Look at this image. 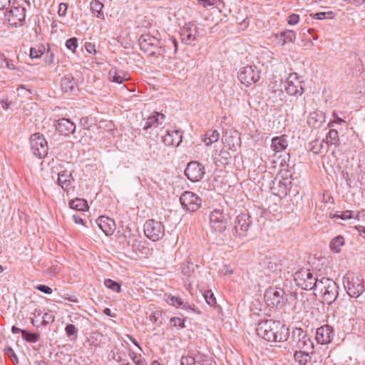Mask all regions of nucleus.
Returning <instances> with one entry per match:
<instances>
[{
    "instance_id": "1",
    "label": "nucleus",
    "mask_w": 365,
    "mask_h": 365,
    "mask_svg": "<svg viewBox=\"0 0 365 365\" xmlns=\"http://www.w3.org/2000/svg\"><path fill=\"white\" fill-rule=\"evenodd\" d=\"M257 334L267 341H285L287 340L289 329L279 321L266 319L261 321L256 329Z\"/></svg>"
},
{
    "instance_id": "2",
    "label": "nucleus",
    "mask_w": 365,
    "mask_h": 365,
    "mask_svg": "<svg viewBox=\"0 0 365 365\" xmlns=\"http://www.w3.org/2000/svg\"><path fill=\"white\" fill-rule=\"evenodd\" d=\"M140 48L150 56L163 58L167 52V47H173L174 53L178 51V41L176 38H170L168 45H165L162 40L150 34H143L139 38Z\"/></svg>"
},
{
    "instance_id": "3",
    "label": "nucleus",
    "mask_w": 365,
    "mask_h": 365,
    "mask_svg": "<svg viewBox=\"0 0 365 365\" xmlns=\"http://www.w3.org/2000/svg\"><path fill=\"white\" fill-rule=\"evenodd\" d=\"M338 291V285L333 279L322 277L317 283L314 294L317 297H320L324 304L330 305L337 299L339 296Z\"/></svg>"
},
{
    "instance_id": "4",
    "label": "nucleus",
    "mask_w": 365,
    "mask_h": 365,
    "mask_svg": "<svg viewBox=\"0 0 365 365\" xmlns=\"http://www.w3.org/2000/svg\"><path fill=\"white\" fill-rule=\"evenodd\" d=\"M296 284L304 290L314 291L316 289L319 279L314 274L313 271L308 268H301L293 274Z\"/></svg>"
},
{
    "instance_id": "5",
    "label": "nucleus",
    "mask_w": 365,
    "mask_h": 365,
    "mask_svg": "<svg viewBox=\"0 0 365 365\" xmlns=\"http://www.w3.org/2000/svg\"><path fill=\"white\" fill-rule=\"evenodd\" d=\"M289 344L293 350L299 349L309 351L314 349L313 341L302 328L296 327L292 330Z\"/></svg>"
},
{
    "instance_id": "6",
    "label": "nucleus",
    "mask_w": 365,
    "mask_h": 365,
    "mask_svg": "<svg viewBox=\"0 0 365 365\" xmlns=\"http://www.w3.org/2000/svg\"><path fill=\"white\" fill-rule=\"evenodd\" d=\"M205 33L204 29L197 28L195 21H189L180 28V36L183 43L190 45L197 40V36H204Z\"/></svg>"
},
{
    "instance_id": "7",
    "label": "nucleus",
    "mask_w": 365,
    "mask_h": 365,
    "mask_svg": "<svg viewBox=\"0 0 365 365\" xmlns=\"http://www.w3.org/2000/svg\"><path fill=\"white\" fill-rule=\"evenodd\" d=\"M343 284L351 297L357 298L364 292V282L360 277L346 274L343 277Z\"/></svg>"
},
{
    "instance_id": "8",
    "label": "nucleus",
    "mask_w": 365,
    "mask_h": 365,
    "mask_svg": "<svg viewBox=\"0 0 365 365\" xmlns=\"http://www.w3.org/2000/svg\"><path fill=\"white\" fill-rule=\"evenodd\" d=\"M264 299L269 306L282 308L287 302L285 292L283 289L270 287L264 292Z\"/></svg>"
},
{
    "instance_id": "9",
    "label": "nucleus",
    "mask_w": 365,
    "mask_h": 365,
    "mask_svg": "<svg viewBox=\"0 0 365 365\" xmlns=\"http://www.w3.org/2000/svg\"><path fill=\"white\" fill-rule=\"evenodd\" d=\"M230 220V215L220 209L214 210L210 215V226L217 232L225 231Z\"/></svg>"
},
{
    "instance_id": "10",
    "label": "nucleus",
    "mask_w": 365,
    "mask_h": 365,
    "mask_svg": "<svg viewBox=\"0 0 365 365\" xmlns=\"http://www.w3.org/2000/svg\"><path fill=\"white\" fill-rule=\"evenodd\" d=\"M165 119L164 114L155 111L145 120L143 130L148 134L158 135L159 130L163 128Z\"/></svg>"
},
{
    "instance_id": "11",
    "label": "nucleus",
    "mask_w": 365,
    "mask_h": 365,
    "mask_svg": "<svg viewBox=\"0 0 365 365\" xmlns=\"http://www.w3.org/2000/svg\"><path fill=\"white\" fill-rule=\"evenodd\" d=\"M4 20L12 26H22L25 21L26 9L21 6L7 8L4 14Z\"/></svg>"
},
{
    "instance_id": "12",
    "label": "nucleus",
    "mask_w": 365,
    "mask_h": 365,
    "mask_svg": "<svg viewBox=\"0 0 365 365\" xmlns=\"http://www.w3.org/2000/svg\"><path fill=\"white\" fill-rule=\"evenodd\" d=\"M30 146L33 154L38 158H43L48 154V143L44 136L39 133H36L30 137Z\"/></svg>"
},
{
    "instance_id": "13",
    "label": "nucleus",
    "mask_w": 365,
    "mask_h": 365,
    "mask_svg": "<svg viewBox=\"0 0 365 365\" xmlns=\"http://www.w3.org/2000/svg\"><path fill=\"white\" fill-rule=\"evenodd\" d=\"M145 235L153 242L162 239L165 235V227L161 222L153 219L148 220L143 227Z\"/></svg>"
},
{
    "instance_id": "14",
    "label": "nucleus",
    "mask_w": 365,
    "mask_h": 365,
    "mask_svg": "<svg viewBox=\"0 0 365 365\" xmlns=\"http://www.w3.org/2000/svg\"><path fill=\"white\" fill-rule=\"evenodd\" d=\"M260 78V72L255 65L242 67L238 73V79L246 86L257 83Z\"/></svg>"
},
{
    "instance_id": "15",
    "label": "nucleus",
    "mask_w": 365,
    "mask_h": 365,
    "mask_svg": "<svg viewBox=\"0 0 365 365\" xmlns=\"http://www.w3.org/2000/svg\"><path fill=\"white\" fill-rule=\"evenodd\" d=\"M182 207L187 211L195 212L201 206L202 200L195 193L190 191H185L180 197Z\"/></svg>"
},
{
    "instance_id": "16",
    "label": "nucleus",
    "mask_w": 365,
    "mask_h": 365,
    "mask_svg": "<svg viewBox=\"0 0 365 365\" xmlns=\"http://www.w3.org/2000/svg\"><path fill=\"white\" fill-rule=\"evenodd\" d=\"M302 83L297 73L290 74L284 86L287 93L289 96H302L304 92Z\"/></svg>"
},
{
    "instance_id": "17",
    "label": "nucleus",
    "mask_w": 365,
    "mask_h": 365,
    "mask_svg": "<svg viewBox=\"0 0 365 365\" xmlns=\"http://www.w3.org/2000/svg\"><path fill=\"white\" fill-rule=\"evenodd\" d=\"M252 224V220L248 213H240L236 217L234 229L238 235L247 236Z\"/></svg>"
},
{
    "instance_id": "18",
    "label": "nucleus",
    "mask_w": 365,
    "mask_h": 365,
    "mask_svg": "<svg viewBox=\"0 0 365 365\" xmlns=\"http://www.w3.org/2000/svg\"><path fill=\"white\" fill-rule=\"evenodd\" d=\"M185 175L192 182H197L205 175L204 166L197 161H191L185 170Z\"/></svg>"
},
{
    "instance_id": "19",
    "label": "nucleus",
    "mask_w": 365,
    "mask_h": 365,
    "mask_svg": "<svg viewBox=\"0 0 365 365\" xmlns=\"http://www.w3.org/2000/svg\"><path fill=\"white\" fill-rule=\"evenodd\" d=\"M334 336V329L331 326L325 324L317 329L315 339L318 344H328L331 342Z\"/></svg>"
},
{
    "instance_id": "20",
    "label": "nucleus",
    "mask_w": 365,
    "mask_h": 365,
    "mask_svg": "<svg viewBox=\"0 0 365 365\" xmlns=\"http://www.w3.org/2000/svg\"><path fill=\"white\" fill-rule=\"evenodd\" d=\"M61 88L63 93L76 95L79 91L77 80L71 74L66 75L61 80Z\"/></svg>"
},
{
    "instance_id": "21",
    "label": "nucleus",
    "mask_w": 365,
    "mask_h": 365,
    "mask_svg": "<svg viewBox=\"0 0 365 365\" xmlns=\"http://www.w3.org/2000/svg\"><path fill=\"white\" fill-rule=\"evenodd\" d=\"M56 130L62 135L69 136L73 134L76 130V125L70 119L61 118L57 120Z\"/></svg>"
},
{
    "instance_id": "22",
    "label": "nucleus",
    "mask_w": 365,
    "mask_h": 365,
    "mask_svg": "<svg viewBox=\"0 0 365 365\" xmlns=\"http://www.w3.org/2000/svg\"><path fill=\"white\" fill-rule=\"evenodd\" d=\"M161 138L162 142L167 146L178 147L182 141V135L179 130H166Z\"/></svg>"
},
{
    "instance_id": "23",
    "label": "nucleus",
    "mask_w": 365,
    "mask_h": 365,
    "mask_svg": "<svg viewBox=\"0 0 365 365\" xmlns=\"http://www.w3.org/2000/svg\"><path fill=\"white\" fill-rule=\"evenodd\" d=\"M96 223L107 236L111 235L115 230V221L108 217H99L96 220Z\"/></svg>"
},
{
    "instance_id": "24",
    "label": "nucleus",
    "mask_w": 365,
    "mask_h": 365,
    "mask_svg": "<svg viewBox=\"0 0 365 365\" xmlns=\"http://www.w3.org/2000/svg\"><path fill=\"white\" fill-rule=\"evenodd\" d=\"M72 180L71 171L65 170L58 173V183L64 191H68Z\"/></svg>"
},
{
    "instance_id": "25",
    "label": "nucleus",
    "mask_w": 365,
    "mask_h": 365,
    "mask_svg": "<svg viewBox=\"0 0 365 365\" xmlns=\"http://www.w3.org/2000/svg\"><path fill=\"white\" fill-rule=\"evenodd\" d=\"M288 146L287 135L274 137L272 139L271 148L275 153H279L285 150Z\"/></svg>"
},
{
    "instance_id": "26",
    "label": "nucleus",
    "mask_w": 365,
    "mask_h": 365,
    "mask_svg": "<svg viewBox=\"0 0 365 365\" xmlns=\"http://www.w3.org/2000/svg\"><path fill=\"white\" fill-rule=\"evenodd\" d=\"M329 142L324 140H315L309 143V149L315 154L325 153L329 150Z\"/></svg>"
},
{
    "instance_id": "27",
    "label": "nucleus",
    "mask_w": 365,
    "mask_h": 365,
    "mask_svg": "<svg viewBox=\"0 0 365 365\" xmlns=\"http://www.w3.org/2000/svg\"><path fill=\"white\" fill-rule=\"evenodd\" d=\"M313 354L312 351H306V350L295 349L294 358L296 362L299 365H306L310 360V354Z\"/></svg>"
},
{
    "instance_id": "28",
    "label": "nucleus",
    "mask_w": 365,
    "mask_h": 365,
    "mask_svg": "<svg viewBox=\"0 0 365 365\" xmlns=\"http://www.w3.org/2000/svg\"><path fill=\"white\" fill-rule=\"evenodd\" d=\"M109 79L112 82L117 83L118 84L122 83L129 79V76L127 73L122 71H118L116 68H112L108 73Z\"/></svg>"
},
{
    "instance_id": "29",
    "label": "nucleus",
    "mask_w": 365,
    "mask_h": 365,
    "mask_svg": "<svg viewBox=\"0 0 365 365\" xmlns=\"http://www.w3.org/2000/svg\"><path fill=\"white\" fill-rule=\"evenodd\" d=\"M225 142L229 146L230 150H236V146L240 145L241 143L240 137L237 131L231 133L230 135H226L225 136Z\"/></svg>"
},
{
    "instance_id": "30",
    "label": "nucleus",
    "mask_w": 365,
    "mask_h": 365,
    "mask_svg": "<svg viewBox=\"0 0 365 365\" xmlns=\"http://www.w3.org/2000/svg\"><path fill=\"white\" fill-rule=\"evenodd\" d=\"M69 207L78 211H85L88 208L87 201L84 199L76 198L69 202Z\"/></svg>"
},
{
    "instance_id": "31",
    "label": "nucleus",
    "mask_w": 365,
    "mask_h": 365,
    "mask_svg": "<svg viewBox=\"0 0 365 365\" xmlns=\"http://www.w3.org/2000/svg\"><path fill=\"white\" fill-rule=\"evenodd\" d=\"M193 356L195 357V364L199 365H211L212 360L207 356L201 354L198 351H192Z\"/></svg>"
},
{
    "instance_id": "32",
    "label": "nucleus",
    "mask_w": 365,
    "mask_h": 365,
    "mask_svg": "<svg viewBox=\"0 0 365 365\" xmlns=\"http://www.w3.org/2000/svg\"><path fill=\"white\" fill-rule=\"evenodd\" d=\"M277 37L282 41V44H285L293 42L295 40L296 33L292 30H286L278 34Z\"/></svg>"
},
{
    "instance_id": "33",
    "label": "nucleus",
    "mask_w": 365,
    "mask_h": 365,
    "mask_svg": "<svg viewBox=\"0 0 365 365\" xmlns=\"http://www.w3.org/2000/svg\"><path fill=\"white\" fill-rule=\"evenodd\" d=\"M322 114H319L317 112L311 113L307 118L308 124L312 127H319L322 123Z\"/></svg>"
},
{
    "instance_id": "34",
    "label": "nucleus",
    "mask_w": 365,
    "mask_h": 365,
    "mask_svg": "<svg viewBox=\"0 0 365 365\" xmlns=\"http://www.w3.org/2000/svg\"><path fill=\"white\" fill-rule=\"evenodd\" d=\"M205 145H210L219 140L220 133L217 130H210L205 133Z\"/></svg>"
},
{
    "instance_id": "35",
    "label": "nucleus",
    "mask_w": 365,
    "mask_h": 365,
    "mask_svg": "<svg viewBox=\"0 0 365 365\" xmlns=\"http://www.w3.org/2000/svg\"><path fill=\"white\" fill-rule=\"evenodd\" d=\"M231 159L230 153L226 150H221L217 155L215 157L216 163L219 162L222 165L229 164Z\"/></svg>"
},
{
    "instance_id": "36",
    "label": "nucleus",
    "mask_w": 365,
    "mask_h": 365,
    "mask_svg": "<svg viewBox=\"0 0 365 365\" xmlns=\"http://www.w3.org/2000/svg\"><path fill=\"white\" fill-rule=\"evenodd\" d=\"M344 244V239L342 236L338 235L330 242V249L335 252H339L341 249L340 247Z\"/></svg>"
},
{
    "instance_id": "37",
    "label": "nucleus",
    "mask_w": 365,
    "mask_h": 365,
    "mask_svg": "<svg viewBox=\"0 0 365 365\" xmlns=\"http://www.w3.org/2000/svg\"><path fill=\"white\" fill-rule=\"evenodd\" d=\"M195 266L191 262H185L181 264V272L185 277H190L195 272ZM196 267L197 266L196 265Z\"/></svg>"
},
{
    "instance_id": "38",
    "label": "nucleus",
    "mask_w": 365,
    "mask_h": 365,
    "mask_svg": "<svg viewBox=\"0 0 365 365\" xmlns=\"http://www.w3.org/2000/svg\"><path fill=\"white\" fill-rule=\"evenodd\" d=\"M91 10L93 12H97V17L100 19H103L104 15L102 13L101 10L103 7V4L100 1V0H92L90 4Z\"/></svg>"
},
{
    "instance_id": "39",
    "label": "nucleus",
    "mask_w": 365,
    "mask_h": 365,
    "mask_svg": "<svg viewBox=\"0 0 365 365\" xmlns=\"http://www.w3.org/2000/svg\"><path fill=\"white\" fill-rule=\"evenodd\" d=\"M22 338L28 342L36 343L39 339V334L33 333L27 330H23L21 331Z\"/></svg>"
},
{
    "instance_id": "40",
    "label": "nucleus",
    "mask_w": 365,
    "mask_h": 365,
    "mask_svg": "<svg viewBox=\"0 0 365 365\" xmlns=\"http://www.w3.org/2000/svg\"><path fill=\"white\" fill-rule=\"evenodd\" d=\"M104 285L107 288L111 289L113 292H115L118 293L120 292V290H121L120 284L113 279H106L104 281Z\"/></svg>"
},
{
    "instance_id": "41",
    "label": "nucleus",
    "mask_w": 365,
    "mask_h": 365,
    "mask_svg": "<svg viewBox=\"0 0 365 365\" xmlns=\"http://www.w3.org/2000/svg\"><path fill=\"white\" fill-rule=\"evenodd\" d=\"M181 365H195L192 351H189L187 356H182L180 359Z\"/></svg>"
},
{
    "instance_id": "42",
    "label": "nucleus",
    "mask_w": 365,
    "mask_h": 365,
    "mask_svg": "<svg viewBox=\"0 0 365 365\" xmlns=\"http://www.w3.org/2000/svg\"><path fill=\"white\" fill-rule=\"evenodd\" d=\"M326 140H328L329 145L336 144L339 140L338 131L335 129H330L327 135Z\"/></svg>"
},
{
    "instance_id": "43",
    "label": "nucleus",
    "mask_w": 365,
    "mask_h": 365,
    "mask_svg": "<svg viewBox=\"0 0 365 365\" xmlns=\"http://www.w3.org/2000/svg\"><path fill=\"white\" fill-rule=\"evenodd\" d=\"M204 297L206 302L211 307H215L217 304L216 299L211 290H206L204 293Z\"/></svg>"
},
{
    "instance_id": "44",
    "label": "nucleus",
    "mask_w": 365,
    "mask_h": 365,
    "mask_svg": "<svg viewBox=\"0 0 365 365\" xmlns=\"http://www.w3.org/2000/svg\"><path fill=\"white\" fill-rule=\"evenodd\" d=\"M168 304L170 305L175 306L176 307H180V306L183 305V301L180 297L177 296H169L166 299Z\"/></svg>"
},
{
    "instance_id": "45",
    "label": "nucleus",
    "mask_w": 365,
    "mask_h": 365,
    "mask_svg": "<svg viewBox=\"0 0 365 365\" xmlns=\"http://www.w3.org/2000/svg\"><path fill=\"white\" fill-rule=\"evenodd\" d=\"M66 47L71 50L73 53L76 52V50L78 47V39L76 37H72L68 38L66 41Z\"/></svg>"
},
{
    "instance_id": "46",
    "label": "nucleus",
    "mask_w": 365,
    "mask_h": 365,
    "mask_svg": "<svg viewBox=\"0 0 365 365\" xmlns=\"http://www.w3.org/2000/svg\"><path fill=\"white\" fill-rule=\"evenodd\" d=\"M313 19H317L319 20H322L324 19H333V12L332 11H328V12H319L316 13L314 14H311Z\"/></svg>"
},
{
    "instance_id": "47",
    "label": "nucleus",
    "mask_w": 365,
    "mask_h": 365,
    "mask_svg": "<svg viewBox=\"0 0 365 365\" xmlns=\"http://www.w3.org/2000/svg\"><path fill=\"white\" fill-rule=\"evenodd\" d=\"M4 352L11 359L14 363H18V357L10 346H6L4 349Z\"/></svg>"
},
{
    "instance_id": "48",
    "label": "nucleus",
    "mask_w": 365,
    "mask_h": 365,
    "mask_svg": "<svg viewBox=\"0 0 365 365\" xmlns=\"http://www.w3.org/2000/svg\"><path fill=\"white\" fill-rule=\"evenodd\" d=\"M65 331L68 337L74 336L77 337V331L76 327L72 324H68L65 327Z\"/></svg>"
},
{
    "instance_id": "49",
    "label": "nucleus",
    "mask_w": 365,
    "mask_h": 365,
    "mask_svg": "<svg viewBox=\"0 0 365 365\" xmlns=\"http://www.w3.org/2000/svg\"><path fill=\"white\" fill-rule=\"evenodd\" d=\"M162 317V312L160 311H155L151 313L149 316V320L155 324H158V326L161 324V322H158L160 318Z\"/></svg>"
},
{
    "instance_id": "50",
    "label": "nucleus",
    "mask_w": 365,
    "mask_h": 365,
    "mask_svg": "<svg viewBox=\"0 0 365 365\" xmlns=\"http://www.w3.org/2000/svg\"><path fill=\"white\" fill-rule=\"evenodd\" d=\"M170 322L173 327L178 328L185 327L184 319L180 317H173L170 319Z\"/></svg>"
},
{
    "instance_id": "51",
    "label": "nucleus",
    "mask_w": 365,
    "mask_h": 365,
    "mask_svg": "<svg viewBox=\"0 0 365 365\" xmlns=\"http://www.w3.org/2000/svg\"><path fill=\"white\" fill-rule=\"evenodd\" d=\"M280 178L281 179L279 180V185L283 186L285 190L290 187L292 184L291 178L284 177L283 174H282V177Z\"/></svg>"
},
{
    "instance_id": "52",
    "label": "nucleus",
    "mask_w": 365,
    "mask_h": 365,
    "mask_svg": "<svg viewBox=\"0 0 365 365\" xmlns=\"http://www.w3.org/2000/svg\"><path fill=\"white\" fill-rule=\"evenodd\" d=\"M44 48L36 49L35 48H30V57L31 58H39L43 53Z\"/></svg>"
},
{
    "instance_id": "53",
    "label": "nucleus",
    "mask_w": 365,
    "mask_h": 365,
    "mask_svg": "<svg viewBox=\"0 0 365 365\" xmlns=\"http://www.w3.org/2000/svg\"><path fill=\"white\" fill-rule=\"evenodd\" d=\"M35 288L37 290H38L41 292H43L45 294H51L53 292L52 289L50 287L44 285V284H38V285L36 286Z\"/></svg>"
},
{
    "instance_id": "54",
    "label": "nucleus",
    "mask_w": 365,
    "mask_h": 365,
    "mask_svg": "<svg viewBox=\"0 0 365 365\" xmlns=\"http://www.w3.org/2000/svg\"><path fill=\"white\" fill-rule=\"evenodd\" d=\"M68 4L65 3H61L58 6V14L60 16H65L67 13Z\"/></svg>"
},
{
    "instance_id": "55",
    "label": "nucleus",
    "mask_w": 365,
    "mask_h": 365,
    "mask_svg": "<svg viewBox=\"0 0 365 365\" xmlns=\"http://www.w3.org/2000/svg\"><path fill=\"white\" fill-rule=\"evenodd\" d=\"M299 16L296 14H292L289 16L287 23L289 25H295L299 22Z\"/></svg>"
},
{
    "instance_id": "56",
    "label": "nucleus",
    "mask_w": 365,
    "mask_h": 365,
    "mask_svg": "<svg viewBox=\"0 0 365 365\" xmlns=\"http://www.w3.org/2000/svg\"><path fill=\"white\" fill-rule=\"evenodd\" d=\"M332 217H338L341 220H348L352 218L351 213L350 211L346 210L342 212L341 215L334 214Z\"/></svg>"
},
{
    "instance_id": "57",
    "label": "nucleus",
    "mask_w": 365,
    "mask_h": 365,
    "mask_svg": "<svg viewBox=\"0 0 365 365\" xmlns=\"http://www.w3.org/2000/svg\"><path fill=\"white\" fill-rule=\"evenodd\" d=\"M135 237H136V236L132 233L131 230L128 227H127L124 230L123 237L125 238L126 243H127V240H133Z\"/></svg>"
},
{
    "instance_id": "58",
    "label": "nucleus",
    "mask_w": 365,
    "mask_h": 365,
    "mask_svg": "<svg viewBox=\"0 0 365 365\" xmlns=\"http://www.w3.org/2000/svg\"><path fill=\"white\" fill-rule=\"evenodd\" d=\"M140 242L137 237H135L133 240H127V245L131 246L133 249L138 247Z\"/></svg>"
},
{
    "instance_id": "59",
    "label": "nucleus",
    "mask_w": 365,
    "mask_h": 365,
    "mask_svg": "<svg viewBox=\"0 0 365 365\" xmlns=\"http://www.w3.org/2000/svg\"><path fill=\"white\" fill-rule=\"evenodd\" d=\"M278 264L276 262L269 261L267 262V268L271 272H275L278 269Z\"/></svg>"
},
{
    "instance_id": "60",
    "label": "nucleus",
    "mask_w": 365,
    "mask_h": 365,
    "mask_svg": "<svg viewBox=\"0 0 365 365\" xmlns=\"http://www.w3.org/2000/svg\"><path fill=\"white\" fill-rule=\"evenodd\" d=\"M45 62L47 65H51L53 62V53L48 51L46 53Z\"/></svg>"
},
{
    "instance_id": "61",
    "label": "nucleus",
    "mask_w": 365,
    "mask_h": 365,
    "mask_svg": "<svg viewBox=\"0 0 365 365\" xmlns=\"http://www.w3.org/2000/svg\"><path fill=\"white\" fill-rule=\"evenodd\" d=\"M90 120H91V118L89 117H83L81 118L80 123H81V125L83 126L84 128L88 129L90 124H91Z\"/></svg>"
},
{
    "instance_id": "62",
    "label": "nucleus",
    "mask_w": 365,
    "mask_h": 365,
    "mask_svg": "<svg viewBox=\"0 0 365 365\" xmlns=\"http://www.w3.org/2000/svg\"><path fill=\"white\" fill-rule=\"evenodd\" d=\"M197 1L200 5H202L205 8L208 7V6H212L215 4L214 0H197Z\"/></svg>"
},
{
    "instance_id": "63",
    "label": "nucleus",
    "mask_w": 365,
    "mask_h": 365,
    "mask_svg": "<svg viewBox=\"0 0 365 365\" xmlns=\"http://www.w3.org/2000/svg\"><path fill=\"white\" fill-rule=\"evenodd\" d=\"M54 320V317L48 313H45L43 316V321L46 324L49 322H52Z\"/></svg>"
},
{
    "instance_id": "64",
    "label": "nucleus",
    "mask_w": 365,
    "mask_h": 365,
    "mask_svg": "<svg viewBox=\"0 0 365 365\" xmlns=\"http://www.w3.org/2000/svg\"><path fill=\"white\" fill-rule=\"evenodd\" d=\"M11 0H0V10L7 9L10 6Z\"/></svg>"
}]
</instances>
